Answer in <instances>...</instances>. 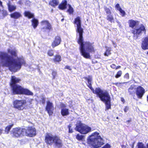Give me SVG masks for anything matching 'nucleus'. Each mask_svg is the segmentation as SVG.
Wrapping results in <instances>:
<instances>
[{
  "mask_svg": "<svg viewBox=\"0 0 148 148\" xmlns=\"http://www.w3.org/2000/svg\"><path fill=\"white\" fill-rule=\"evenodd\" d=\"M8 51L11 56L6 53L0 52V61L3 66L8 67L11 71L15 72L20 69L22 65H25V62L23 57H17L16 49H9Z\"/></svg>",
  "mask_w": 148,
  "mask_h": 148,
  "instance_id": "nucleus-1",
  "label": "nucleus"
},
{
  "mask_svg": "<svg viewBox=\"0 0 148 148\" xmlns=\"http://www.w3.org/2000/svg\"><path fill=\"white\" fill-rule=\"evenodd\" d=\"M81 22L80 17H77L75 19L74 23L76 25V31L79 35L78 42L79 45V49L82 56L85 58L90 59V56L89 53L95 52L94 45L89 42L83 41V29L81 27Z\"/></svg>",
  "mask_w": 148,
  "mask_h": 148,
  "instance_id": "nucleus-2",
  "label": "nucleus"
},
{
  "mask_svg": "<svg viewBox=\"0 0 148 148\" xmlns=\"http://www.w3.org/2000/svg\"><path fill=\"white\" fill-rule=\"evenodd\" d=\"M84 78L87 81V85L93 92L96 94L101 100L105 103L106 109L108 110L110 109L111 108L110 97L108 93L106 91L102 90L99 88H96L94 90L92 87V77L91 76L84 77Z\"/></svg>",
  "mask_w": 148,
  "mask_h": 148,
  "instance_id": "nucleus-3",
  "label": "nucleus"
},
{
  "mask_svg": "<svg viewBox=\"0 0 148 148\" xmlns=\"http://www.w3.org/2000/svg\"><path fill=\"white\" fill-rule=\"evenodd\" d=\"M87 142L88 144L94 148H98L103 144V139L99 133L97 132L92 133L88 137Z\"/></svg>",
  "mask_w": 148,
  "mask_h": 148,
  "instance_id": "nucleus-4",
  "label": "nucleus"
},
{
  "mask_svg": "<svg viewBox=\"0 0 148 148\" xmlns=\"http://www.w3.org/2000/svg\"><path fill=\"white\" fill-rule=\"evenodd\" d=\"M13 94H25L27 95H33V93L29 90L24 88L21 86L16 85L11 86Z\"/></svg>",
  "mask_w": 148,
  "mask_h": 148,
  "instance_id": "nucleus-5",
  "label": "nucleus"
},
{
  "mask_svg": "<svg viewBox=\"0 0 148 148\" xmlns=\"http://www.w3.org/2000/svg\"><path fill=\"white\" fill-rule=\"evenodd\" d=\"M75 130L82 134H86L91 131V128L88 126L82 124L80 121L76 124Z\"/></svg>",
  "mask_w": 148,
  "mask_h": 148,
  "instance_id": "nucleus-6",
  "label": "nucleus"
},
{
  "mask_svg": "<svg viewBox=\"0 0 148 148\" xmlns=\"http://www.w3.org/2000/svg\"><path fill=\"white\" fill-rule=\"evenodd\" d=\"M146 32L145 27L142 24L138 26H136L135 28L132 30V33L134 34V38L136 39L141 35L143 33L145 34Z\"/></svg>",
  "mask_w": 148,
  "mask_h": 148,
  "instance_id": "nucleus-7",
  "label": "nucleus"
},
{
  "mask_svg": "<svg viewBox=\"0 0 148 148\" xmlns=\"http://www.w3.org/2000/svg\"><path fill=\"white\" fill-rule=\"evenodd\" d=\"M25 129L19 127L16 128L12 129L11 133L13 137L16 138L22 137L25 135Z\"/></svg>",
  "mask_w": 148,
  "mask_h": 148,
  "instance_id": "nucleus-8",
  "label": "nucleus"
},
{
  "mask_svg": "<svg viewBox=\"0 0 148 148\" xmlns=\"http://www.w3.org/2000/svg\"><path fill=\"white\" fill-rule=\"evenodd\" d=\"M26 103L25 100H16L13 102L14 107L18 110H22Z\"/></svg>",
  "mask_w": 148,
  "mask_h": 148,
  "instance_id": "nucleus-9",
  "label": "nucleus"
},
{
  "mask_svg": "<svg viewBox=\"0 0 148 148\" xmlns=\"http://www.w3.org/2000/svg\"><path fill=\"white\" fill-rule=\"evenodd\" d=\"M25 135L30 137H32L36 135V130L35 128L29 127L25 129Z\"/></svg>",
  "mask_w": 148,
  "mask_h": 148,
  "instance_id": "nucleus-10",
  "label": "nucleus"
},
{
  "mask_svg": "<svg viewBox=\"0 0 148 148\" xmlns=\"http://www.w3.org/2000/svg\"><path fill=\"white\" fill-rule=\"evenodd\" d=\"M145 93L144 89L141 86H139L136 88V93L138 98L141 99Z\"/></svg>",
  "mask_w": 148,
  "mask_h": 148,
  "instance_id": "nucleus-11",
  "label": "nucleus"
},
{
  "mask_svg": "<svg viewBox=\"0 0 148 148\" xmlns=\"http://www.w3.org/2000/svg\"><path fill=\"white\" fill-rule=\"evenodd\" d=\"M56 136H53L51 134H47L45 138L46 143L50 145H52L54 142Z\"/></svg>",
  "mask_w": 148,
  "mask_h": 148,
  "instance_id": "nucleus-12",
  "label": "nucleus"
},
{
  "mask_svg": "<svg viewBox=\"0 0 148 148\" xmlns=\"http://www.w3.org/2000/svg\"><path fill=\"white\" fill-rule=\"evenodd\" d=\"M46 109L49 115H51L53 113L54 110V107L53 103L49 101H48L47 102V105Z\"/></svg>",
  "mask_w": 148,
  "mask_h": 148,
  "instance_id": "nucleus-13",
  "label": "nucleus"
},
{
  "mask_svg": "<svg viewBox=\"0 0 148 148\" xmlns=\"http://www.w3.org/2000/svg\"><path fill=\"white\" fill-rule=\"evenodd\" d=\"M53 143L54 144L55 146L58 148H61L63 145L62 141L60 137L57 136H56Z\"/></svg>",
  "mask_w": 148,
  "mask_h": 148,
  "instance_id": "nucleus-14",
  "label": "nucleus"
},
{
  "mask_svg": "<svg viewBox=\"0 0 148 148\" xmlns=\"http://www.w3.org/2000/svg\"><path fill=\"white\" fill-rule=\"evenodd\" d=\"M141 47L144 50L148 49V37L143 38L142 40Z\"/></svg>",
  "mask_w": 148,
  "mask_h": 148,
  "instance_id": "nucleus-15",
  "label": "nucleus"
},
{
  "mask_svg": "<svg viewBox=\"0 0 148 148\" xmlns=\"http://www.w3.org/2000/svg\"><path fill=\"white\" fill-rule=\"evenodd\" d=\"M41 24L42 25L45 27V28L44 27L42 29H44L45 28L46 29L50 30L51 29L52 27L51 24L49 22L46 20L42 21L41 23Z\"/></svg>",
  "mask_w": 148,
  "mask_h": 148,
  "instance_id": "nucleus-16",
  "label": "nucleus"
},
{
  "mask_svg": "<svg viewBox=\"0 0 148 148\" xmlns=\"http://www.w3.org/2000/svg\"><path fill=\"white\" fill-rule=\"evenodd\" d=\"M21 81V79L19 78L16 77L15 76H13L11 77V81L10 83L11 86L16 85V84L19 83Z\"/></svg>",
  "mask_w": 148,
  "mask_h": 148,
  "instance_id": "nucleus-17",
  "label": "nucleus"
},
{
  "mask_svg": "<svg viewBox=\"0 0 148 148\" xmlns=\"http://www.w3.org/2000/svg\"><path fill=\"white\" fill-rule=\"evenodd\" d=\"M61 41L60 38L58 36L56 37L53 42L52 43V46L53 48L59 45Z\"/></svg>",
  "mask_w": 148,
  "mask_h": 148,
  "instance_id": "nucleus-18",
  "label": "nucleus"
},
{
  "mask_svg": "<svg viewBox=\"0 0 148 148\" xmlns=\"http://www.w3.org/2000/svg\"><path fill=\"white\" fill-rule=\"evenodd\" d=\"M136 88L135 85H131L128 89V92L130 95H134L136 93Z\"/></svg>",
  "mask_w": 148,
  "mask_h": 148,
  "instance_id": "nucleus-19",
  "label": "nucleus"
},
{
  "mask_svg": "<svg viewBox=\"0 0 148 148\" xmlns=\"http://www.w3.org/2000/svg\"><path fill=\"white\" fill-rule=\"evenodd\" d=\"M138 23V21H136L133 20H130L128 21V23L130 27L133 29L134 27Z\"/></svg>",
  "mask_w": 148,
  "mask_h": 148,
  "instance_id": "nucleus-20",
  "label": "nucleus"
},
{
  "mask_svg": "<svg viewBox=\"0 0 148 148\" xmlns=\"http://www.w3.org/2000/svg\"><path fill=\"white\" fill-rule=\"evenodd\" d=\"M10 16L11 18L16 19L22 16V15L19 12H15L11 14H10Z\"/></svg>",
  "mask_w": 148,
  "mask_h": 148,
  "instance_id": "nucleus-21",
  "label": "nucleus"
},
{
  "mask_svg": "<svg viewBox=\"0 0 148 148\" xmlns=\"http://www.w3.org/2000/svg\"><path fill=\"white\" fill-rule=\"evenodd\" d=\"M67 4L66 1L65 0L62 1V3L60 4L58 6L59 8L61 10H64L66 8V5Z\"/></svg>",
  "mask_w": 148,
  "mask_h": 148,
  "instance_id": "nucleus-22",
  "label": "nucleus"
},
{
  "mask_svg": "<svg viewBox=\"0 0 148 148\" xmlns=\"http://www.w3.org/2000/svg\"><path fill=\"white\" fill-rule=\"evenodd\" d=\"M24 16L28 18H33L34 17V15L33 13H31L30 12L25 11L24 13Z\"/></svg>",
  "mask_w": 148,
  "mask_h": 148,
  "instance_id": "nucleus-23",
  "label": "nucleus"
},
{
  "mask_svg": "<svg viewBox=\"0 0 148 148\" xmlns=\"http://www.w3.org/2000/svg\"><path fill=\"white\" fill-rule=\"evenodd\" d=\"M32 25L34 28L35 29L38 24V20L34 18L32 20Z\"/></svg>",
  "mask_w": 148,
  "mask_h": 148,
  "instance_id": "nucleus-24",
  "label": "nucleus"
},
{
  "mask_svg": "<svg viewBox=\"0 0 148 148\" xmlns=\"http://www.w3.org/2000/svg\"><path fill=\"white\" fill-rule=\"evenodd\" d=\"M8 7L9 10L10 12H11L15 10L16 9V6L11 5L10 2H9L8 3Z\"/></svg>",
  "mask_w": 148,
  "mask_h": 148,
  "instance_id": "nucleus-25",
  "label": "nucleus"
},
{
  "mask_svg": "<svg viewBox=\"0 0 148 148\" xmlns=\"http://www.w3.org/2000/svg\"><path fill=\"white\" fill-rule=\"evenodd\" d=\"M61 113L63 116H66L68 115L69 114L68 109L65 108H62L61 110Z\"/></svg>",
  "mask_w": 148,
  "mask_h": 148,
  "instance_id": "nucleus-26",
  "label": "nucleus"
},
{
  "mask_svg": "<svg viewBox=\"0 0 148 148\" xmlns=\"http://www.w3.org/2000/svg\"><path fill=\"white\" fill-rule=\"evenodd\" d=\"M107 19L111 23L114 22V19L111 14L107 15Z\"/></svg>",
  "mask_w": 148,
  "mask_h": 148,
  "instance_id": "nucleus-27",
  "label": "nucleus"
},
{
  "mask_svg": "<svg viewBox=\"0 0 148 148\" xmlns=\"http://www.w3.org/2000/svg\"><path fill=\"white\" fill-rule=\"evenodd\" d=\"M53 60L55 62H59L61 60V56L58 55H56L55 56Z\"/></svg>",
  "mask_w": 148,
  "mask_h": 148,
  "instance_id": "nucleus-28",
  "label": "nucleus"
},
{
  "mask_svg": "<svg viewBox=\"0 0 148 148\" xmlns=\"http://www.w3.org/2000/svg\"><path fill=\"white\" fill-rule=\"evenodd\" d=\"M59 1L58 0H52L50 2V4L53 6H55L58 4Z\"/></svg>",
  "mask_w": 148,
  "mask_h": 148,
  "instance_id": "nucleus-29",
  "label": "nucleus"
},
{
  "mask_svg": "<svg viewBox=\"0 0 148 148\" xmlns=\"http://www.w3.org/2000/svg\"><path fill=\"white\" fill-rule=\"evenodd\" d=\"M84 136L79 134H77L76 136V138L78 140H83L84 139Z\"/></svg>",
  "mask_w": 148,
  "mask_h": 148,
  "instance_id": "nucleus-30",
  "label": "nucleus"
},
{
  "mask_svg": "<svg viewBox=\"0 0 148 148\" xmlns=\"http://www.w3.org/2000/svg\"><path fill=\"white\" fill-rule=\"evenodd\" d=\"M111 51V48H107L106 52L104 53V55L106 56H108L111 54L110 52Z\"/></svg>",
  "mask_w": 148,
  "mask_h": 148,
  "instance_id": "nucleus-31",
  "label": "nucleus"
},
{
  "mask_svg": "<svg viewBox=\"0 0 148 148\" xmlns=\"http://www.w3.org/2000/svg\"><path fill=\"white\" fill-rule=\"evenodd\" d=\"M69 9L67 10V12H69L70 14H72L73 12V10L72 7L71 5L69 4Z\"/></svg>",
  "mask_w": 148,
  "mask_h": 148,
  "instance_id": "nucleus-32",
  "label": "nucleus"
},
{
  "mask_svg": "<svg viewBox=\"0 0 148 148\" xmlns=\"http://www.w3.org/2000/svg\"><path fill=\"white\" fill-rule=\"evenodd\" d=\"M104 8L105 11L106 13V15L110 14H111V12L110 10L106 7H104Z\"/></svg>",
  "mask_w": 148,
  "mask_h": 148,
  "instance_id": "nucleus-33",
  "label": "nucleus"
},
{
  "mask_svg": "<svg viewBox=\"0 0 148 148\" xmlns=\"http://www.w3.org/2000/svg\"><path fill=\"white\" fill-rule=\"evenodd\" d=\"M12 125H9L6 127L5 130V132H6L7 134L9 133V132L12 127Z\"/></svg>",
  "mask_w": 148,
  "mask_h": 148,
  "instance_id": "nucleus-34",
  "label": "nucleus"
},
{
  "mask_svg": "<svg viewBox=\"0 0 148 148\" xmlns=\"http://www.w3.org/2000/svg\"><path fill=\"white\" fill-rule=\"evenodd\" d=\"M137 148H145V147L142 143L139 142L138 143Z\"/></svg>",
  "mask_w": 148,
  "mask_h": 148,
  "instance_id": "nucleus-35",
  "label": "nucleus"
},
{
  "mask_svg": "<svg viewBox=\"0 0 148 148\" xmlns=\"http://www.w3.org/2000/svg\"><path fill=\"white\" fill-rule=\"evenodd\" d=\"M122 74V72L121 71H119L117 73L115 76V77L116 78H118L121 77Z\"/></svg>",
  "mask_w": 148,
  "mask_h": 148,
  "instance_id": "nucleus-36",
  "label": "nucleus"
},
{
  "mask_svg": "<svg viewBox=\"0 0 148 148\" xmlns=\"http://www.w3.org/2000/svg\"><path fill=\"white\" fill-rule=\"evenodd\" d=\"M23 1L24 4L26 5L29 6V5L30 2L28 0H23Z\"/></svg>",
  "mask_w": 148,
  "mask_h": 148,
  "instance_id": "nucleus-37",
  "label": "nucleus"
},
{
  "mask_svg": "<svg viewBox=\"0 0 148 148\" xmlns=\"http://www.w3.org/2000/svg\"><path fill=\"white\" fill-rule=\"evenodd\" d=\"M47 54L49 56H52L53 55V51L52 50H49L48 51Z\"/></svg>",
  "mask_w": 148,
  "mask_h": 148,
  "instance_id": "nucleus-38",
  "label": "nucleus"
},
{
  "mask_svg": "<svg viewBox=\"0 0 148 148\" xmlns=\"http://www.w3.org/2000/svg\"><path fill=\"white\" fill-rule=\"evenodd\" d=\"M72 125V124H70L68 126L69 129V132L70 133H72L73 132L72 129L71 128Z\"/></svg>",
  "mask_w": 148,
  "mask_h": 148,
  "instance_id": "nucleus-39",
  "label": "nucleus"
},
{
  "mask_svg": "<svg viewBox=\"0 0 148 148\" xmlns=\"http://www.w3.org/2000/svg\"><path fill=\"white\" fill-rule=\"evenodd\" d=\"M119 11L122 14V16H124L125 14V11L123 10L121 8L120 9V10H119Z\"/></svg>",
  "mask_w": 148,
  "mask_h": 148,
  "instance_id": "nucleus-40",
  "label": "nucleus"
},
{
  "mask_svg": "<svg viewBox=\"0 0 148 148\" xmlns=\"http://www.w3.org/2000/svg\"><path fill=\"white\" fill-rule=\"evenodd\" d=\"M2 14L4 16H6L8 14L7 12V11L4 10L3 11Z\"/></svg>",
  "mask_w": 148,
  "mask_h": 148,
  "instance_id": "nucleus-41",
  "label": "nucleus"
},
{
  "mask_svg": "<svg viewBox=\"0 0 148 148\" xmlns=\"http://www.w3.org/2000/svg\"><path fill=\"white\" fill-rule=\"evenodd\" d=\"M115 7L118 10H120V9L121 8L120 7L119 4H117L115 6Z\"/></svg>",
  "mask_w": 148,
  "mask_h": 148,
  "instance_id": "nucleus-42",
  "label": "nucleus"
},
{
  "mask_svg": "<svg viewBox=\"0 0 148 148\" xmlns=\"http://www.w3.org/2000/svg\"><path fill=\"white\" fill-rule=\"evenodd\" d=\"M18 3L19 4L22 5L24 4V3L23 1V0H20L18 2Z\"/></svg>",
  "mask_w": 148,
  "mask_h": 148,
  "instance_id": "nucleus-43",
  "label": "nucleus"
},
{
  "mask_svg": "<svg viewBox=\"0 0 148 148\" xmlns=\"http://www.w3.org/2000/svg\"><path fill=\"white\" fill-rule=\"evenodd\" d=\"M52 75L53 76V79H54L55 77V76H56V72L55 71H53L52 73Z\"/></svg>",
  "mask_w": 148,
  "mask_h": 148,
  "instance_id": "nucleus-44",
  "label": "nucleus"
},
{
  "mask_svg": "<svg viewBox=\"0 0 148 148\" xmlns=\"http://www.w3.org/2000/svg\"><path fill=\"white\" fill-rule=\"evenodd\" d=\"M110 145L107 144L102 148H110Z\"/></svg>",
  "mask_w": 148,
  "mask_h": 148,
  "instance_id": "nucleus-45",
  "label": "nucleus"
},
{
  "mask_svg": "<svg viewBox=\"0 0 148 148\" xmlns=\"http://www.w3.org/2000/svg\"><path fill=\"white\" fill-rule=\"evenodd\" d=\"M129 109V107L127 106H126L125 107V109H124V111L125 112H126Z\"/></svg>",
  "mask_w": 148,
  "mask_h": 148,
  "instance_id": "nucleus-46",
  "label": "nucleus"
},
{
  "mask_svg": "<svg viewBox=\"0 0 148 148\" xmlns=\"http://www.w3.org/2000/svg\"><path fill=\"white\" fill-rule=\"evenodd\" d=\"M66 105L63 104V103H61L60 105V106L61 107V108H66Z\"/></svg>",
  "mask_w": 148,
  "mask_h": 148,
  "instance_id": "nucleus-47",
  "label": "nucleus"
},
{
  "mask_svg": "<svg viewBox=\"0 0 148 148\" xmlns=\"http://www.w3.org/2000/svg\"><path fill=\"white\" fill-rule=\"evenodd\" d=\"M45 98H44V97H42V100H41V101L42 103L43 104H44L45 103Z\"/></svg>",
  "mask_w": 148,
  "mask_h": 148,
  "instance_id": "nucleus-48",
  "label": "nucleus"
},
{
  "mask_svg": "<svg viewBox=\"0 0 148 148\" xmlns=\"http://www.w3.org/2000/svg\"><path fill=\"white\" fill-rule=\"evenodd\" d=\"M111 67L112 69H114L116 68V65L114 64H112L111 65Z\"/></svg>",
  "mask_w": 148,
  "mask_h": 148,
  "instance_id": "nucleus-49",
  "label": "nucleus"
},
{
  "mask_svg": "<svg viewBox=\"0 0 148 148\" xmlns=\"http://www.w3.org/2000/svg\"><path fill=\"white\" fill-rule=\"evenodd\" d=\"M112 84H115L117 86H119L120 85V84L121 83H112Z\"/></svg>",
  "mask_w": 148,
  "mask_h": 148,
  "instance_id": "nucleus-50",
  "label": "nucleus"
},
{
  "mask_svg": "<svg viewBox=\"0 0 148 148\" xmlns=\"http://www.w3.org/2000/svg\"><path fill=\"white\" fill-rule=\"evenodd\" d=\"M65 68L66 69H68L70 70H71V68L70 67L68 66H66Z\"/></svg>",
  "mask_w": 148,
  "mask_h": 148,
  "instance_id": "nucleus-51",
  "label": "nucleus"
},
{
  "mask_svg": "<svg viewBox=\"0 0 148 148\" xmlns=\"http://www.w3.org/2000/svg\"><path fill=\"white\" fill-rule=\"evenodd\" d=\"M125 77L128 79L129 78V74L128 73H127L125 74V75L124 76Z\"/></svg>",
  "mask_w": 148,
  "mask_h": 148,
  "instance_id": "nucleus-52",
  "label": "nucleus"
},
{
  "mask_svg": "<svg viewBox=\"0 0 148 148\" xmlns=\"http://www.w3.org/2000/svg\"><path fill=\"white\" fill-rule=\"evenodd\" d=\"M3 130L1 129H0V135L2 133Z\"/></svg>",
  "mask_w": 148,
  "mask_h": 148,
  "instance_id": "nucleus-53",
  "label": "nucleus"
},
{
  "mask_svg": "<svg viewBox=\"0 0 148 148\" xmlns=\"http://www.w3.org/2000/svg\"><path fill=\"white\" fill-rule=\"evenodd\" d=\"M121 66H116V69H119V68H121Z\"/></svg>",
  "mask_w": 148,
  "mask_h": 148,
  "instance_id": "nucleus-54",
  "label": "nucleus"
},
{
  "mask_svg": "<svg viewBox=\"0 0 148 148\" xmlns=\"http://www.w3.org/2000/svg\"><path fill=\"white\" fill-rule=\"evenodd\" d=\"M131 121V120L130 119L126 121V123H129Z\"/></svg>",
  "mask_w": 148,
  "mask_h": 148,
  "instance_id": "nucleus-55",
  "label": "nucleus"
},
{
  "mask_svg": "<svg viewBox=\"0 0 148 148\" xmlns=\"http://www.w3.org/2000/svg\"><path fill=\"white\" fill-rule=\"evenodd\" d=\"M122 148H125L126 147H125V146L124 145H123L122 146Z\"/></svg>",
  "mask_w": 148,
  "mask_h": 148,
  "instance_id": "nucleus-56",
  "label": "nucleus"
},
{
  "mask_svg": "<svg viewBox=\"0 0 148 148\" xmlns=\"http://www.w3.org/2000/svg\"><path fill=\"white\" fill-rule=\"evenodd\" d=\"M147 100L148 101V95L147 96Z\"/></svg>",
  "mask_w": 148,
  "mask_h": 148,
  "instance_id": "nucleus-57",
  "label": "nucleus"
},
{
  "mask_svg": "<svg viewBox=\"0 0 148 148\" xmlns=\"http://www.w3.org/2000/svg\"><path fill=\"white\" fill-rule=\"evenodd\" d=\"M147 148H148V143L147 145Z\"/></svg>",
  "mask_w": 148,
  "mask_h": 148,
  "instance_id": "nucleus-58",
  "label": "nucleus"
},
{
  "mask_svg": "<svg viewBox=\"0 0 148 148\" xmlns=\"http://www.w3.org/2000/svg\"><path fill=\"white\" fill-rule=\"evenodd\" d=\"M64 18L62 19L61 20V21H62L64 20Z\"/></svg>",
  "mask_w": 148,
  "mask_h": 148,
  "instance_id": "nucleus-59",
  "label": "nucleus"
},
{
  "mask_svg": "<svg viewBox=\"0 0 148 148\" xmlns=\"http://www.w3.org/2000/svg\"><path fill=\"white\" fill-rule=\"evenodd\" d=\"M123 100H124V99H122V100H121V101H123Z\"/></svg>",
  "mask_w": 148,
  "mask_h": 148,
  "instance_id": "nucleus-60",
  "label": "nucleus"
},
{
  "mask_svg": "<svg viewBox=\"0 0 148 148\" xmlns=\"http://www.w3.org/2000/svg\"><path fill=\"white\" fill-rule=\"evenodd\" d=\"M113 45L114 44V42H113Z\"/></svg>",
  "mask_w": 148,
  "mask_h": 148,
  "instance_id": "nucleus-61",
  "label": "nucleus"
},
{
  "mask_svg": "<svg viewBox=\"0 0 148 148\" xmlns=\"http://www.w3.org/2000/svg\"><path fill=\"white\" fill-rule=\"evenodd\" d=\"M133 147H134V145H133V146H132V148H133Z\"/></svg>",
  "mask_w": 148,
  "mask_h": 148,
  "instance_id": "nucleus-62",
  "label": "nucleus"
},
{
  "mask_svg": "<svg viewBox=\"0 0 148 148\" xmlns=\"http://www.w3.org/2000/svg\"><path fill=\"white\" fill-rule=\"evenodd\" d=\"M118 117H117L116 118V119H118Z\"/></svg>",
  "mask_w": 148,
  "mask_h": 148,
  "instance_id": "nucleus-63",
  "label": "nucleus"
}]
</instances>
